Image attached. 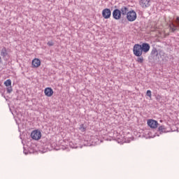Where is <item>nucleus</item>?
<instances>
[{"instance_id": "1", "label": "nucleus", "mask_w": 179, "mask_h": 179, "mask_svg": "<svg viewBox=\"0 0 179 179\" xmlns=\"http://www.w3.org/2000/svg\"><path fill=\"white\" fill-rule=\"evenodd\" d=\"M133 53L135 57H142L143 52L142 50V47H141V44L136 43L134 45Z\"/></svg>"}, {"instance_id": "2", "label": "nucleus", "mask_w": 179, "mask_h": 179, "mask_svg": "<svg viewBox=\"0 0 179 179\" xmlns=\"http://www.w3.org/2000/svg\"><path fill=\"white\" fill-rule=\"evenodd\" d=\"M136 12L135 10H131L128 12L127 15H126V18L128 22H135L137 17Z\"/></svg>"}, {"instance_id": "3", "label": "nucleus", "mask_w": 179, "mask_h": 179, "mask_svg": "<svg viewBox=\"0 0 179 179\" xmlns=\"http://www.w3.org/2000/svg\"><path fill=\"white\" fill-rule=\"evenodd\" d=\"M112 15H113V19H115V20H120V19H121V17L122 16L121 10L118 8H115V10H113Z\"/></svg>"}, {"instance_id": "4", "label": "nucleus", "mask_w": 179, "mask_h": 179, "mask_svg": "<svg viewBox=\"0 0 179 179\" xmlns=\"http://www.w3.org/2000/svg\"><path fill=\"white\" fill-rule=\"evenodd\" d=\"M31 138H32L34 141H38L41 138V131L39 130H34L31 133Z\"/></svg>"}, {"instance_id": "5", "label": "nucleus", "mask_w": 179, "mask_h": 179, "mask_svg": "<svg viewBox=\"0 0 179 179\" xmlns=\"http://www.w3.org/2000/svg\"><path fill=\"white\" fill-rule=\"evenodd\" d=\"M102 16L103 19H110L111 17V10L110 8H104L102 10Z\"/></svg>"}, {"instance_id": "6", "label": "nucleus", "mask_w": 179, "mask_h": 179, "mask_svg": "<svg viewBox=\"0 0 179 179\" xmlns=\"http://www.w3.org/2000/svg\"><path fill=\"white\" fill-rule=\"evenodd\" d=\"M140 45L141 47L143 54H148V52L150 50V45L148 43H143Z\"/></svg>"}, {"instance_id": "7", "label": "nucleus", "mask_w": 179, "mask_h": 179, "mask_svg": "<svg viewBox=\"0 0 179 179\" xmlns=\"http://www.w3.org/2000/svg\"><path fill=\"white\" fill-rule=\"evenodd\" d=\"M157 131L159 132V134L156 133L157 136H160L162 134H166V132H169V131H167V128H166V126L164 125L159 126Z\"/></svg>"}, {"instance_id": "8", "label": "nucleus", "mask_w": 179, "mask_h": 179, "mask_svg": "<svg viewBox=\"0 0 179 179\" xmlns=\"http://www.w3.org/2000/svg\"><path fill=\"white\" fill-rule=\"evenodd\" d=\"M5 86L7 87V93H12L13 89H12V80L10 79H8L4 82Z\"/></svg>"}, {"instance_id": "9", "label": "nucleus", "mask_w": 179, "mask_h": 179, "mask_svg": "<svg viewBox=\"0 0 179 179\" xmlns=\"http://www.w3.org/2000/svg\"><path fill=\"white\" fill-rule=\"evenodd\" d=\"M0 55L3 58V59H9V54L5 47H3L1 50Z\"/></svg>"}, {"instance_id": "10", "label": "nucleus", "mask_w": 179, "mask_h": 179, "mask_svg": "<svg viewBox=\"0 0 179 179\" xmlns=\"http://www.w3.org/2000/svg\"><path fill=\"white\" fill-rule=\"evenodd\" d=\"M148 125L150 128L155 129V128H157V127H159V122H157V121H156L155 120H148Z\"/></svg>"}, {"instance_id": "11", "label": "nucleus", "mask_w": 179, "mask_h": 179, "mask_svg": "<svg viewBox=\"0 0 179 179\" xmlns=\"http://www.w3.org/2000/svg\"><path fill=\"white\" fill-rule=\"evenodd\" d=\"M120 13H122V16H127L128 15V13L130 11L129 10V7L127 6H123L121 7L120 9Z\"/></svg>"}, {"instance_id": "12", "label": "nucleus", "mask_w": 179, "mask_h": 179, "mask_svg": "<svg viewBox=\"0 0 179 179\" xmlns=\"http://www.w3.org/2000/svg\"><path fill=\"white\" fill-rule=\"evenodd\" d=\"M140 5L143 8H149L150 6V0H140Z\"/></svg>"}, {"instance_id": "13", "label": "nucleus", "mask_w": 179, "mask_h": 179, "mask_svg": "<svg viewBox=\"0 0 179 179\" xmlns=\"http://www.w3.org/2000/svg\"><path fill=\"white\" fill-rule=\"evenodd\" d=\"M44 93L47 97H51V96L54 94V90H52V88L51 87H47L44 90Z\"/></svg>"}, {"instance_id": "14", "label": "nucleus", "mask_w": 179, "mask_h": 179, "mask_svg": "<svg viewBox=\"0 0 179 179\" xmlns=\"http://www.w3.org/2000/svg\"><path fill=\"white\" fill-rule=\"evenodd\" d=\"M32 68H38L41 65V61L39 59H34L32 60Z\"/></svg>"}, {"instance_id": "15", "label": "nucleus", "mask_w": 179, "mask_h": 179, "mask_svg": "<svg viewBox=\"0 0 179 179\" xmlns=\"http://www.w3.org/2000/svg\"><path fill=\"white\" fill-rule=\"evenodd\" d=\"M157 55H159V51L157 48L153 47L150 52V57L155 58V57H157Z\"/></svg>"}, {"instance_id": "16", "label": "nucleus", "mask_w": 179, "mask_h": 179, "mask_svg": "<svg viewBox=\"0 0 179 179\" xmlns=\"http://www.w3.org/2000/svg\"><path fill=\"white\" fill-rule=\"evenodd\" d=\"M136 62H138V64H143V62L145 61V59H143V56L137 57V59H136Z\"/></svg>"}, {"instance_id": "17", "label": "nucleus", "mask_w": 179, "mask_h": 179, "mask_svg": "<svg viewBox=\"0 0 179 179\" xmlns=\"http://www.w3.org/2000/svg\"><path fill=\"white\" fill-rule=\"evenodd\" d=\"M177 27H178V26H176L174 24H172V26L170 25V29H171L172 33H174V31L177 30Z\"/></svg>"}, {"instance_id": "18", "label": "nucleus", "mask_w": 179, "mask_h": 179, "mask_svg": "<svg viewBox=\"0 0 179 179\" xmlns=\"http://www.w3.org/2000/svg\"><path fill=\"white\" fill-rule=\"evenodd\" d=\"M146 96L150 97V99H152V91H150V90H147Z\"/></svg>"}, {"instance_id": "19", "label": "nucleus", "mask_w": 179, "mask_h": 179, "mask_svg": "<svg viewBox=\"0 0 179 179\" xmlns=\"http://www.w3.org/2000/svg\"><path fill=\"white\" fill-rule=\"evenodd\" d=\"M80 129L82 131V132H85L86 131V127H85L83 124H81L80 126Z\"/></svg>"}, {"instance_id": "20", "label": "nucleus", "mask_w": 179, "mask_h": 179, "mask_svg": "<svg viewBox=\"0 0 179 179\" xmlns=\"http://www.w3.org/2000/svg\"><path fill=\"white\" fill-rule=\"evenodd\" d=\"M49 47H52L54 45V42L52 41H50L47 43Z\"/></svg>"}, {"instance_id": "21", "label": "nucleus", "mask_w": 179, "mask_h": 179, "mask_svg": "<svg viewBox=\"0 0 179 179\" xmlns=\"http://www.w3.org/2000/svg\"><path fill=\"white\" fill-rule=\"evenodd\" d=\"M176 20H177L178 27H179V17H176Z\"/></svg>"}, {"instance_id": "22", "label": "nucleus", "mask_w": 179, "mask_h": 179, "mask_svg": "<svg viewBox=\"0 0 179 179\" xmlns=\"http://www.w3.org/2000/svg\"><path fill=\"white\" fill-rule=\"evenodd\" d=\"M24 155H27V152L26 151H24Z\"/></svg>"}, {"instance_id": "23", "label": "nucleus", "mask_w": 179, "mask_h": 179, "mask_svg": "<svg viewBox=\"0 0 179 179\" xmlns=\"http://www.w3.org/2000/svg\"><path fill=\"white\" fill-rule=\"evenodd\" d=\"M124 19L122 20V23H124Z\"/></svg>"}, {"instance_id": "24", "label": "nucleus", "mask_w": 179, "mask_h": 179, "mask_svg": "<svg viewBox=\"0 0 179 179\" xmlns=\"http://www.w3.org/2000/svg\"><path fill=\"white\" fill-rule=\"evenodd\" d=\"M0 64H1V57H0Z\"/></svg>"}, {"instance_id": "25", "label": "nucleus", "mask_w": 179, "mask_h": 179, "mask_svg": "<svg viewBox=\"0 0 179 179\" xmlns=\"http://www.w3.org/2000/svg\"><path fill=\"white\" fill-rule=\"evenodd\" d=\"M72 148H76V147H72Z\"/></svg>"}]
</instances>
